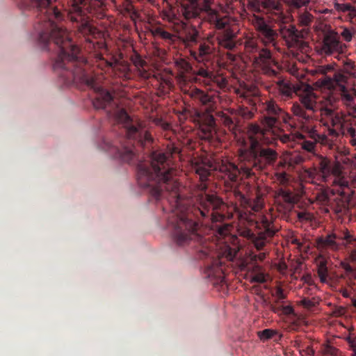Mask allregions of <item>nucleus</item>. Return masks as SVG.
Masks as SVG:
<instances>
[{
  "label": "nucleus",
  "instance_id": "1",
  "mask_svg": "<svg viewBox=\"0 0 356 356\" xmlns=\"http://www.w3.org/2000/svg\"><path fill=\"white\" fill-rule=\"evenodd\" d=\"M195 170L199 175L200 184L197 188L200 192L197 196V206L188 207L179 192L180 184L176 175L177 170L172 166L169 154L155 151L151 154L149 163H140L137 168V181L156 200L166 198L170 206V214L168 217V227L172 230L177 243L181 245L191 240L199 239L197 233L200 218L213 224L220 236L226 235L229 224L225 220L234 218V213L239 220L238 234L250 240L257 250H261L279 231L273 216L270 213L259 212L264 203L261 197L254 200L247 198L238 190L234 195L242 207L248 209L241 211L236 206H227L216 194L207 193L205 181L209 176V169L203 165H196Z\"/></svg>",
  "mask_w": 356,
  "mask_h": 356
},
{
  "label": "nucleus",
  "instance_id": "2",
  "mask_svg": "<svg viewBox=\"0 0 356 356\" xmlns=\"http://www.w3.org/2000/svg\"><path fill=\"white\" fill-rule=\"evenodd\" d=\"M106 0H69L68 18L77 31L91 42L96 29L90 24L88 14L102 13ZM22 6L37 10L38 21L34 26L40 44L49 50L54 48L57 56L54 70L65 85L81 83L92 89L96 96L92 104L97 109L114 108L113 97L97 83L87 60L79 56L80 49L72 42L68 31L59 25L63 15L52 0H19Z\"/></svg>",
  "mask_w": 356,
  "mask_h": 356
},
{
  "label": "nucleus",
  "instance_id": "3",
  "mask_svg": "<svg viewBox=\"0 0 356 356\" xmlns=\"http://www.w3.org/2000/svg\"><path fill=\"white\" fill-rule=\"evenodd\" d=\"M267 131L259 125L250 124L248 127L249 145L238 149V165L222 161L219 170L232 182H236L242 175L246 178L255 176L268 167L273 166L278 159L277 151L270 147Z\"/></svg>",
  "mask_w": 356,
  "mask_h": 356
},
{
  "label": "nucleus",
  "instance_id": "4",
  "mask_svg": "<svg viewBox=\"0 0 356 356\" xmlns=\"http://www.w3.org/2000/svg\"><path fill=\"white\" fill-rule=\"evenodd\" d=\"M297 96L298 102L293 104L291 110L299 124H312L314 120L321 118L324 125H341L340 118L334 112V102L337 97L326 95L319 99L313 88L308 85L300 90Z\"/></svg>",
  "mask_w": 356,
  "mask_h": 356
},
{
  "label": "nucleus",
  "instance_id": "5",
  "mask_svg": "<svg viewBox=\"0 0 356 356\" xmlns=\"http://www.w3.org/2000/svg\"><path fill=\"white\" fill-rule=\"evenodd\" d=\"M115 115L117 121L122 124L121 133L125 134V138L115 141V143L105 141L103 149L113 156L129 163L136 156L134 144L136 143L141 146H145L152 141V137L145 129L143 123L131 118L124 109L118 110Z\"/></svg>",
  "mask_w": 356,
  "mask_h": 356
},
{
  "label": "nucleus",
  "instance_id": "6",
  "mask_svg": "<svg viewBox=\"0 0 356 356\" xmlns=\"http://www.w3.org/2000/svg\"><path fill=\"white\" fill-rule=\"evenodd\" d=\"M237 252L235 248H232L227 243L219 245V248L212 244L209 250H201V253L209 259L204 273L213 285H226L225 261H232Z\"/></svg>",
  "mask_w": 356,
  "mask_h": 356
},
{
  "label": "nucleus",
  "instance_id": "7",
  "mask_svg": "<svg viewBox=\"0 0 356 356\" xmlns=\"http://www.w3.org/2000/svg\"><path fill=\"white\" fill-rule=\"evenodd\" d=\"M183 41L190 49L191 56L197 63L206 61L207 65H209L211 59L215 58L214 33H210L202 37L195 26L186 25L183 30Z\"/></svg>",
  "mask_w": 356,
  "mask_h": 356
},
{
  "label": "nucleus",
  "instance_id": "8",
  "mask_svg": "<svg viewBox=\"0 0 356 356\" xmlns=\"http://www.w3.org/2000/svg\"><path fill=\"white\" fill-rule=\"evenodd\" d=\"M339 163L332 162L326 157L319 156L316 167L309 172V177L323 181L327 184H337L341 188L343 195L350 196L353 191L350 188L348 182L341 177Z\"/></svg>",
  "mask_w": 356,
  "mask_h": 356
},
{
  "label": "nucleus",
  "instance_id": "9",
  "mask_svg": "<svg viewBox=\"0 0 356 356\" xmlns=\"http://www.w3.org/2000/svg\"><path fill=\"white\" fill-rule=\"evenodd\" d=\"M315 244L319 254L328 257L332 252L345 246L350 252L352 259L356 261V236L348 232L341 234L332 232L318 236L315 240Z\"/></svg>",
  "mask_w": 356,
  "mask_h": 356
},
{
  "label": "nucleus",
  "instance_id": "10",
  "mask_svg": "<svg viewBox=\"0 0 356 356\" xmlns=\"http://www.w3.org/2000/svg\"><path fill=\"white\" fill-rule=\"evenodd\" d=\"M346 79V76L341 74H335L334 79L323 74L316 82V86L329 90L330 92L327 95L337 97L334 102V108H335L336 103L339 100H341L344 104L348 106H352L354 103L355 92L354 90L348 89L343 85Z\"/></svg>",
  "mask_w": 356,
  "mask_h": 356
},
{
  "label": "nucleus",
  "instance_id": "11",
  "mask_svg": "<svg viewBox=\"0 0 356 356\" xmlns=\"http://www.w3.org/2000/svg\"><path fill=\"white\" fill-rule=\"evenodd\" d=\"M280 34L293 56L304 61V57L308 55L311 47L307 42L302 40V33L293 25H284L280 27Z\"/></svg>",
  "mask_w": 356,
  "mask_h": 356
},
{
  "label": "nucleus",
  "instance_id": "12",
  "mask_svg": "<svg viewBox=\"0 0 356 356\" xmlns=\"http://www.w3.org/2000/svg\"><path fill=\"white\" fill-rule=\"evenodd\" d=\"M262 108L264 110V124L268 129L278 128L282 122L291 128H296L293 116L282 109L274 99L266 100L263 103Z\"/></svg>",
  "mask_w": 356,
  "mask_h": 356
},
{
  "label": "nucleus",
  "instance_id": "13",
  "mask_svg": "<svg viewBox=\"0 0 356 356\" xmlns=\"http://www.w3.org/2000/svg\"><path fill=\"white\" fill-rule=\"evenodd\" d=\"M252 24L256 31L258 39L264 46L272 44L275 47L278 33L273 28V26L265 17L254 15L252 19Z\"/></svg>",
  "mask_w": 356,
  "mask_h": 356
},
{
  "label": "nucleus",
  "instance_id": "14",
  "mask_svg": "<svg viewBox=\"0 0 356 356\" xmlns=\"http://www.w3.org/2000/svg\"><path fill=\"white\" fill-rule=\"evenodd\" d=\"M250 7L254 12L268 15L274 21L284 18L282 0H256L250 3Z\"/></svg>",
  "mask_w": 356,
  "mask_h": 356
},
{
  "label": "nucleus",
  "instance_id": "15",
  "mask_svg": "<svg viewBox=\"0 0 356 356\" xmlns=\"http://www.w3.org/2000/svg\"><path fill=\"white\" fill-rule=\"evenodd\" d=\"M212 0H204L203 9L204 14L203 19L209 23L215 31H220L230 26L229 17L220 14L218 11L211 9Z\"/></svg>",
  "mask_w": 356,
  "mask_h": 356
},
{
  "label": "nucleus",
  "instance_id": "16",
  "mask_svg": "<svg viewBox=\"0 0 356 356\" xmlns=\"http://www.w3.org/2000/svg\"><path fill=\"white\" fill-rule=\"evenodd\" d=\"M214 58L211 59L209 65H207L205 62H201L203 66H201L195 74L204 79V83L209 87L210 90H215L213 87L216 86L219 89H224L227 86V80L226 78L213 74L211 66L213 63Z\"/></svg>",
  "mask_w": 356,
  "mask_h": 356
},
{
  "label": "nucleus",
  "instance_id": "17",
  "mask_svg": "<svg viewBox=\"0 0 356 356\" xmlns=\"http://www.w3.org/2000/svg\"><path fill=\"white\" fill-rule=\"evenodd\" d=\"M254 56V63L261 68L263 73L270 77H278L279 72L273 68L277 63L273 58L271 51L266 47H262Z\"/></svg>",
  "mask_w": 356,
  "mask_h": 356
},
{
  "label": "nucleus",
  "instance_id": "18",
  "mask_svg": "<svg viewBox=\"0 0 356 356\" xmlns=\"http://www.w3.org/2000/svg\"><path fill=\"white\" fill-rule=\"evenodd\" d=\"M300 128L308 134L310 140H304L301 143L302 149L309 153L314 154L316 143L322 145H327L328 143V138L324 134H318L316 130L312 127V124H300Z\"/></svg>",
  "mask_w": 356,
  "mask_h": 356
},
{
  "label": "nucleus",
  "instance_id": "19",
  "mask_svg": "<svg viewBox=\"0 0 356 356\" xmlns=\"http://www.w3.org/2000/svg\"><path fill=\"white\" fill-rule=\"evenodd\" d=\"M344 48L346 45L341 42L337 33L330 31L324 35L321 46L322 53L326 55L341 53L343 51Z\"/></svg>",
  "mask_w": 356,
  "mask_h": 356
},
{
  "label": "nucleus",
  "instance_id": "20",
  "mask_svg": "<svg viewBox=\"0 0 356 356\" xmlns=\"http://www.w3.org/2000/svg\"><path fill=\"white\" fill-rule=\"evenodd\" d=\"M203 5L204 0H187L181 3V13L188 20L200 17L201 13L204 12Z\"/></svg>",
  "mask_w": 356,
  "mask_h": 356
},
{
  "label": "nucleus",
  "instance_id": "21",
  "mask_svg": "<svg viewBox=\"0 0 356 356\" xmlns=\"http://www.w3.org/2000/svg\"><path fill=\"white\" fill-rule=\"evenodd\" d=\"M236 34L233 29L229 26L216 33V37L214 40H217L218 45L220 47L227 50H233L236 46Z\"/></svg>",
  "mask_w": 356,
  "mask_h": 356
},
{
  "label": "nucleus",
  "instance_id": "22",
  "mask_svg": "<svg viewBox=\"0 0 356 356\" xmlns=\"http://www.w3.org/2000/svg\"><path fill=\"white\" fill-rule=\"evenodd\" d=\"M199 126L206 139L213 138L216 132V122L211 114L208 113L204 116H199Z\"/></svg>",
  "mask_w": 356,
  "mask_h": 356
},
{
  "label": "nucleus",
  "instance_id": "23",
  "mask_svg": "<svg viewBox=\"0 0 356 356\" xmlns=\"http://www.w3.org/2000/svg\"><path fill=\"white\" fill-rule=\"evenodd\" d=\"M328 257L318 254L315 259L317 274L322 283H328L330 275L327 268Z\"/></svg>",
  "mask_w": 356,
  "mask_h": 356
},
{
  "label": "nucleus",
  "instance_id": "24",
  "mask_svg": "<svg viewBox=\"0 0 356 356\" xmlns=\"http://www.w3.org/2000/svg\"><path fill=\"white\" fill-rule=\"evenodd\" d=\"M149 31L155 38L161 39L168 44H172L175 40V35L168 31L161 24L151 25L149 28Z\"/></svg>",
  "mask_w": 356,
  "mask_h": 356
},
{
  "label": "nucleus",
  "instance_id": "25",
  "mask_svg": "<svg viewBox=\"0 0 356 356\" xmlns=\"http://www.w3.org/2000/svg\"><path fill=\"white\" fill-rule=\"evenodd\" d=\"M277 88L281 97L282 98H291L294 93L297 95L299 92L300 88H296L290 82L286 81L284 79L280 78L276 81Z\"/></svg>",
  "mask_w": 356,
  "mask_h": 356
},
{
  "label": "nucleus",
  "instance_id": "26",
  "mask_svg": "<svg viewBox=\"0 0 356 356\" xmlns=\"http://www.w3.org/2000/svg\"><path fill=\"white\" fill-rule=\"evenodd\" d=\"M188 95L198 104L204 106H211L213 102V96L209 95L203 90L194 88L188 91Z\"/></svg>",
  "mask_w": 356,
  "mask_h": 356
},
{
  "label": "nucleus",
  "instance_id": "27",
  "mask_svg": "<svg viewBox=\"0 0 356 356\" xmlns=\"http://www.w3.org/2000/svg\"><path fill=\"white\" fill-rule=\"evenodd\" d=\"M343 134L349 140L352 145H356V118H350L346 120L341 125Z\"/></svg>",
  "mask_w": 356,
  "mask_h": 356
},
{
  "label": "nucleus",
  "instance_id": "28",
  "mask_svg": "<svg viewBox=\"0 0 356 356\" xmlns=\"http://www.w3.org/2000/svg\"><path fill=\"white\" fill-rule=\"evenodd\" d=\"M334 8L339 13L347 14L350 20L356 17V8L350 3H335Z\"/></svg>",
  "mask_w": 356,
  "mask_h": 356
},
{
  "label": "nucleus",
  "instance_id": "29",
  "mask_svg": "<svg viewBox=\"0 0 356 356\" xmlns=\"http://www.w3.org/2000/svg\"><path fill=\"white\" fill-rule=\"evenodd\" d=\"M221 121L229 131L235 133L238 129L239 121L235 117H231L226 113H222L220 115Z\"/></svg>",
  "mask_w": 356,
  "mask_h": 356
},
{
  "label": "nucleus",
  "instance_id": "30",
  "mask_svg": "<svg viewBox=\"0 0 356 356\" xmlns=\"http://www.w3.org/2000/svg\"><path fill=\"white\" fill-rule=\"evenodd\" d=\"M175 64L180 71V76L182 79L185 78V74L191 73L193 71V67L191 63L184 58L176 59Z\"/></svg>",
  "mask_w": 356,
  "mask_h": 356
},
{
  "label": "nucleus",
  "instance_id": "31",
  "mask_svg": "<svg viewBox=\"0 0 356 356\" xmlns=\"http://www.w3.org/2000/svg\"><path fill=\"white\" fill-rule=\"evenodd\" d=\"M134 65L138 68L141 77L147 79L151 76V72L147 70V63L140 57H137L135 59Z\"/></svg>",
  "mask_w": 356,
  "mask_h": 356
},
{
  "label": "nucleus",
  "instance_id": "32",
  "mask_svg": "<svg viewBox=\"0 0 356 356\" xmlns=\"http://www.w3.org/2000/svg\"><path fill=\"white\" fill-rule=\"evenodd\" d=\"M344 273L341 275V277L346 280L348 284H352L353 280H356V270L348 264H343Z\"/></svg>",
  "mask_w": 356,
  "mask_h": 356
},
{
  "label": "nucleus",
  "instance_id": "33",
  "mask_svg": "<svg viewBox=\"0 0 356 356\" xmlns=\"http://www.w3.org/2000/svg\"><path fill=\"white\" fill-rule=\"evenodd\" d=\"M302 161L303 159L302 158V156L295 155L290 157L289 161H280L278 163V167L283 169L289 170L290 168L293 167V163L298 164L302 163Z\"/></svg>",
  "mask_w": 356,
  "mask_h": 356
},
{
  "label": "nucleus",
  "instance_id": "34",
  "mask_svg": "<svg viewBox=\"0 0 356 356\" xmlns=\"http://www.w3.org/2000/svg\"><path fill=\"white\" fill-rule=\"evenodd\" d=\"M273 312L275 314H277L280 316L284 315V316H290L293 315L295 316V311L293 307V306L291 305L290 303L285 304L283 306H281L280 307H273Z\"/></svg>",
  "mask_w": 356,
  "mask_h": 356
},
{
  "label": "nucleus",
  "instance_id": "35",
  "mask_svg": "<svg viewBox=\"0 0 356 356\" xmlns=\"http://www.w3.org/2000/svg\"><path fill=\"white\" fill-rule=\"evenodd\" d=\"M261 48L255 38H248L245 42V49L248 53L256 54Z\"/></svg>",
  "mask_w": 356,
  "mask_h": 356
},
{
  "label": "nucleus",
  "instance_id": "36",
  "mask_svg": "<svg viewBox=\"0 0 356 356\" xmlns=\"http://www.w3.org/2000/svg\"><path fill=\"white\" fill-rule=\"evenodd\" d=\"M341 35L345 41L350 42L353 38L356 36V28L353 26L344 28L341 33Z\"/></svg>",
  "mask_w": 356,
  "mask_h": 356
},
{
  "label": "nucleus",
  "instance_id": "37",
  "mask_svg": "<svg viewBox=\"0 0 356 356\" xmlns=\"http://www.w3.org/2000/svg\"><path fill=\"white\" fill-rule=\"evenodd\" d=\"M275 335H278V332L272 329H265L258 332V336L262 341L273 339Z\"/></svg>",
  "mask_w": 356,
  "mask_h": 356
},
{
  "label": "nucleus",
  "instance_id": "38",
  "mask_svg": "<svg viewBox=\"0 0 356 356\" xmlns=\"http://www.w3.org/2000/svg\"><path fill=\"white\" fill-rule=\"evenodd\" d=\"M313 16L309 12H304L299 15L298 22L302 26H309L313 22Z\"/></svg>",
  "mask_w": 356,
  "mask_h": 356
},
{
  "label": "nucleus",
  "instance_id": "39",
  "mask_svg": "<svg viewBox=\"0 0 356 356\" xmlns=\"http://www.w3.org/2000/svg\"><path fill=\"white\" fill-rule=\"evenodd\" d=\"M310 0H286V4L291 9H299L309 4Z\"/></svg>",
  "mask_w": 356,
  "mask_h": 356
},
{
  "label": "nucleus",
  "instance_id": "40",
  "mask_svg": "<svg viewBox=\"0 0 356 356\" xmlns=\"http://www.w3.org/2000/svg\"><path fill=\"white\" fill-rule=\"evenodd\" d=\"M236 115L244 119H250L253 117L254 113L247 108L241 107L236 111Z\"/></svg>",
  "mask_w": 356,
  "mask_h": 356
},
{
  "label": "nucleus",
  "instance_id": "41",
  "mask_svg": "<svg viewBox=\"0 0 356 356\" xmlns=\"http://www.w3.org/2000/svg\"><path fill=\"white\" fill-rule=\"evenodd\" d=\"M237 93L240 95V97L248 99L250 95H254V96L257 95L258 91L256 89H254L253 90H250L248 89H243L242 91L238 90Z\"/></svg>",
  "mask_w": 356,
  "mask_h": 356
},
{
  "label": "nucleus",
  "instance_id": "42",
  "mask_svg": "<svg viewBox=\"0 0 356 356\" xmlns=\"http://www.w3.org/2000/svg\"><path fill=\"white\" fill-rule=\"evenodd\" d=\"M154 122L156 126L161 127L165 131H168L171 129L170 124L164 121L161 118H156V119H154Z\"/></svg>",
  "mask_w": 356,
  "mask_h": 356
},
{
  "label": "nucleus",
  "instance_id": "43",
  "mask_svg": "<svg viewBox=\"0 0 356 356\" xmlns=\"http://www.w3.org/2000/svg\"><path fill=\"white\" fill-rule=\"evenodd\" d=\"M274 298H280V299H286L287 295L284 292L282 287H276L275 292L272 294Z\"/></svg>",
  "mask_w": 356,
  "mask_h": 356
},
{
  "label": "nucleus",
  "instance_id": "44",
  "mask_svg": "<svg viewBox=\"0 0 356 356\" xmlns=\"http://www.w3.org/2000/svg\"><path fill=\"white\" fill-rule=\"evenodd\" d=\"M289 302L286 300V299H280V298H276L274 299V302L270 305V308L273 312V307H280L283 306L284 305L288 303Z\"/></svg>",
  "mask_w": 356,
  "mask_h": 356
},
{
  "label": "nucleus",
  "instance_id": "45",
  "mask_svg": "<svg viewBox=\"0 0 356 356\" xmlns=\"http://www.w3.org/2000/svg\"><path fill=\"white\" fill-rule=\"evenodd\" d=\"M251 282L257 283H264L266 282L264 274L262 273H256L252 276Z\"/></svg>",
  "mask_w": 356,
  "mask_h": 356
},
{
  "label": "nucleus",
  "instance_id": "46",
  "mask_svg": "<svg viewBox=\"0 0 356 356\" xmlns=\"http://www.w3.org/2000/svg\"><path fill=\"white\" fill-rule=\"evenodd\" d=\"M300 304L304 307L307 308V309L312 308L314 306V302L309 298H303L300 301Z\"/></svg>",
  "mask_w": 356,
  "mask_h": 356
},
{
  "label": "nucleus",
  "instance_id": "47",
  "mask_svg": "<svg viewBox=\"0 0 356 356\" xmlns=\"http://www.w3.org/2000/svg\"><path fill=\"white\" fill-rule=\"evenodd\" d=\"M316 199L321 202H325L328 200L327 193L325 191L318 193L316 195Z\"/></svg>",
  "mask_w": 356,
  "mask_h": 356
},
{
  "label": "nucleus",
  "instance_id": "48",
  "mask_svg": "<svg viewBox=\"0 0 356 356\" xmlns=\"http://www.w3.org/2000/svg\"><path fill=\"white\" fill-rule=\"evenodd\" d=\"M299 220L309 221L312 219L310 213L306 212H300L298 214Z\"/></svg>",
  "mask_w": 356,
  "mask_h": 356
},
{
  "label": "nucleus",
  "instance_id": "49",
  "mask_svg": "<svg viewBox=\"0 0 356 356\" xmlns=\"http://www.w3.org/2000/svg\"><path fill=\"white\" fill-rule=\"evenodd\" d=\"M280 140L284 143H288L293 139V136L289 134H283L280 135Z\"/></svg>",
  "mask_w": 356,
  "mask_h": 356
},
{
  "label": "nucleus",
  "instance_id": "50",
  "mask_svg": "<svg viewBox=\"0 0 356 356\" xmlns=\"http://www.w3.org/2000/svg\"><path fill=\"white\" fill-rule=\"evenodd\" d=\"M266 258V253L265 252H260L257 254H253L252 256V261H262Z\"/></svg>",
  "mask_w": 356,
  "mask_h": 356
},
{
  "label": "nucleus",
  "instance_id": "51",
  "mask_svg": "<svg viewBox=\"0 0 356 356\" xmlns=\"http://www.w3.org/2000/svg\"><path fill=\"white\" fill-rule=\"evenodd\" d=\"M277 175L278 177V179L282 182H285L288 181L287 174L285 172H278L277 173Z\"/></svg>",
  "mask_w": 356,
  "mask_h": 356
},
{
  "label": "nucleus",
  "instance_id": "52",
  "mask_svg": "<svg viewBox=\"0 0 356 356\" xmlns=\"http://www.w3.org/2000/svg\"><path fill=\"white\" fill-rule=\"evenodd\" d=\"M325 352L327 355H330L332 356H334L337 353V349H336L335 348H333L332 346H327L325 348Z\"/></svg>",
  "mask_w": 356,
  "mask_h": 356
},
{
  "label": "nucleus",
  "instance_id": "53",
  "mask_svg": "<svg viewBox=\"0 0 356 356\" xmlns=\"http://www.w3.org/2000/svg\"><path fill=\"white\" fill-rule=\"evenodd\" d=\"M305 354L307 356H314L315 351L311 346H307L305 350H303Z\"/></svg>",
  "mask_w": 356,
  "mask_h": 356
},
{
  "label": "nucleus",
  "instance_id": "54",
  "mask_svg": "<svg viewBox=\"0 0 356 356\" xmlns=\"http://www.w3.org/2000/svg\"><path fill=\"white\" fill-rule=\"evenodd\" d=\"M350 346L353 349V356H356V344L355 343L354 341L351 340L349 341Z\"/></svg>",
  "mask_w": 356,
  "mask_h": 356
},
{
  "label": "nucleus",
  "instance_id": "55",
  "mask_svg": "<svg viewBox=\"0 0 356 356\" xmlns=\"http://www.w3.org/2000/svg\"><path fill=\"white\" fill-rule=\"evenodd\" d=\"M282 334H281L278 332V335H275L273 339L275 342H279L282 339Z\"/></svg>",
  "mask_w": 356,
  "mask_h": 356
},
{
  "label": "nucleus",
  "instance_id": "56",
  "mask_svg": "<svg viewBox=\"0 0 356 356\" xmlns=\"http://www.w3.org/2000/svg\"><path fill=\"white\" fill-rule=\"evenodd\" d=\"M305 282H307L309 284H312V277L310 275H307L304 277Z\"/></svg>",
  "mask_w": 356,
  "mask_h": 356
},
{
  "label": "nucleus",
  "instance_id": "57",
  "mask_svg": "<svg viewBox=\"0 0 356 356\" xmlns=\"http://www.w3.org/2000/svg\"><path fill=\"white\" fill-rule=\"evenodd\" d=\"M352 305L356 308V299H352Z\"/></svg>",
  "mask_w": 356,
  "mask_h": 356
},
{
  "label": "nucleus",
  "instance_id": "58",
  "mask_svg": "<svg viewBox=\"0 0 356 356\" xmlns=\"http://www.w3.org/2000/svg\"><path fill=\"white\" fill-rule=\"evenodd\" d=\"M330 132L332 133V134H334V135H337V133L336 132V131L332 130H332H330Z\"/></svg>",
  "mask_w": 356,
  "mask_h": 356
},
{
  "label": "nucleus",
  "instance_id": "59",
  "mask_svg": "<svg viewBox=\"0 0 356 356\" xmlns=\"http://www.w3.org/2000/svg\"><path fill=\"white\" fill-rule=\"evenodd\" d=\"M106 65H107L108 66H109V67H111V66H112L111 63H109V62H108V61H106Z\"/></svg>",
  "mask_w": 356,
  "mask_h": 356
},
{
  "label": "nucleus",
  "instance_id": "60",
  "mask_svg": "<svg viewBox=\"0 0 356 356\" xmlns=\"http://www.w3.org/2000/svg\"><path fill=\"white\" fill-rule=\"evenodd\" d=\"M343 296H345V297H346V296H348V295H347V293H343Z\"/></svg>",
  "mask_w": 356,
  "mask_h": 356
},
{
  "label": "nucleus",
  "instance_id": "61",
  "mask_svg": "<svg viewBox=\"0 0 356 356\" xmlns=\"http://www.w3.org/2000/svg\"><path fill=\"white\" fill-rule=\"evenodd\" d=\"M256 268L259 270H260V266H256Z\"/></svg>",
  "mask_w": 356,
  "mask_h": 356
},
{
  "label": "nucleus",
  "instance_id": "62",
  "mask_svg": "<svg viewBox=\"0 0 356 356\" xmlns=\"http://www.w3.org/2000/svg\"><path fill=\"white\" fill-rule=\"evenodd\" d=\"M166 2L168 1V0H165Z\"/></svg>",
  "mask_w": 356,
  "mask_h": 356
},
{
  "label": "nucleus",
  "instance_id": "63",
  "mask_svg": "<svg viewBox=\"0 0 356 356\" xmlns=\"http://www.w3.org/2000/svg\"><path fill=\"white\" fill-rule=\"evenodd\" d=\"M355 146L356 147V145Z\"/></svg>",
  "mask_w": 356,
  "mask_h": 356
}]
</instances>
